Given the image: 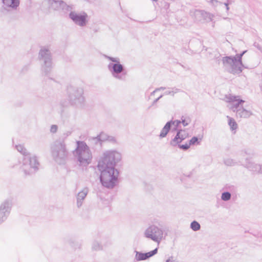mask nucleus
Masks as SVG:
<instances>
[{"label":"nucleus","mask_w":262,"mask_h":262,"mask_svg":"<svg viewBox=\"0 0 262 262\" xmlns=\"http://www.w3.org/2000/svg\"><path fill=\"white\" fill-rule=\"evenodd\" d=\"M88 141L90 146L92 148H95L98 145H101V143L100 141V139L99 138H98L97 136L89 138Z\"/></svg>","instance_id":"obj_23"},{"label":"nucleus","mask_w":262,"mask_h":262,"mask_svg":"<svg viewBox=\"0 0 262 262\" xmlns=\"http://www.w3.org/2000/svg\"><path fill=\"white\" fill-rule=\"evenodd\" d=\"M104 57L112 62H115L110 63L107 66L108 69L111 72L112 76L119 80L124 79L126 75V72L124 69V66L120 63L119 59L107 55H104Z\"/></svg>","instance_id":"obj_7"},{"label":"nucleus","mask_w":262,"mask_h":262,"mask_svg":"<svg viewBox=\"0 0 262 262\" xmlns=\"http://www.w3.org/2000/svg\"><path fill=\"white\" fill-rule=\"evenodd\" d=\"M180 129H178V127H176L174 126V127H173V128L172 129V131H177L178 130H179Z\"/></svg>","instance_id":"obj_43"},{"label":"nucleus","mask_w":262,"mask_h":262,"mask_svg":"<svg viewBox=\"0 0 262 262\" xmlns=\"http://www.w3.org/2000/svg\"><path fill=\"white\" fill-rule=\"evenodd\" d=\"M190 228L194 231H197L200 229L201 225L198 222L193 221L190 224Z\"/></svg>","instance_id":"obj_26"},{"label":"nucleus","mask_w":262,"mask_h":262,"mask_svg":"<svg viewBox=\"0 0 262 262\" xmlns=\"http://www.w3.org/2000/svg\"><path fill=\"white\" fill-rule=\"evenodd\" d=\"M165 89H166L165 87L161 86L160 88L156 89V91H160V90H164Z\"/></svg>","instance_id":"obj_42"},{"label":"nucleus","mask_w":262,"mask_h":262,"mask_svg":"<svg viewBox=\"0 0 262 262\" xmlns=\"http://www.w3.org/2000/svg\"><path fill=\"white\" fill-rule=\"evenodd\" d=\"M226 8V10H228L229 9V8L228 6H227Z\"/></svg>","instance_id":"obj_47"},{"label":"nucleus","mask_w":262,"mask_h":262,"mask_svg":"<svg viewBox=\"0 0 262 262\" xmlns=\"http://www.w3.org/2000/svg\"><path fill=\"white\" fill-rule=\"evenodd\" d=\"M165 95H172L174 96V91H166L164 93Z\"/></svg>","instance_id":"obj_39"},{"label":"nucleus","mask_w":262,"mask_h":262,"mask_svg":"<svg viewBox=\"0 0 262 262\" xmlns=\"http://www.w3.org/2000/svg\"><path fill=\"white\" fill-rule=\"evenodd\" d=\"M246 155H248V153L246 151H241L239 154V156L241 157H244Z\"/></svg>","instance_id":"obj_38"},{"label":"nucleus","mask_w":262,"mask_h":262,"mask_svg":"<svg viewBox=\"0 0 262 262\" xmlns=\"http://www.w3.org/2000/svg\"><path fill=\"white\" fill-rule=\"evenodd\" d=\"M77 147L73 155L77 161V164L82 168H86L91 163L92 154L90 147L84 141H77Z\"/></svg>","instance_id":"obj_2"},{"label":"nucleus","mask_w":262,"mask_h":262,"mask_svg":"<svg viewBox=\"0 0 262 262\" xmlns=\"http://www.w3.org/2000/svg\"><path fill=\"white\" fill-rule=\"evenodd\" d=\"M163 235V230L155 226H149L144 232V235L146 238H150L156 242H160Z\"/></svg>","instance_id":"obj_8"},{"label":"nucleus","mask_w":262,"mask_h":262,"mask_svg":"<svg viewBox=\"0 0 262 262\" xmlns=\"http://www.w3.org/2000/svg\"><path fill=\"white\" fill-rule=\"evenodd\" d=\"M51 154L53 159L59 164H64L68 159L69 152L63 140H56L51 147Z\"/></svg>","instance_id":"obj_4"},{"label":"nucleus","mask_w":262,"mask_h":262,"mask_svg":"<svg viewBox=\"0 0 262 262\" xmlns=\"http://www.w3.org/2000/svg\"><path fill=\"white\" fill-rule=\"evenodd\" d=\"M200 141H199V139L196 137H193L189 141V142L186 143L184 144H182V145L180 146V148L183 149L184 150H187L188 149L191 145H194L195 144H200Z\"/></svg>","instance_id":"obj_17"},{"label":"nucleus","mask_w":262,"mask_h":262,"mask_svg":"<svg viewBox=\"0 0 262 262\" xmlns=\"http://www.w3.org/2000/svg\"><path fill=\"white\" fill-rule=\"evenodd\" d=\"M166 262H176L175 260L173 259V256H170L169 257L168 259L166 260Z\"/></svg>","instance_id":"obj_40"},{"label":"nucleus","mask_w":262,"mask_h":262,"mask_svg":"<svg viewBox=\"0 0 262 262\" xmlns=\"http://www.w3.org/2000/svg\"><path fill=\"white\" fill-rule=\"evenodd\" d=\"M88 192V189L85 188L78 193L77 196V205L78 208L81 206L82 201L85 199Z\"/></svg>","instance_id":"obj_16"},{"label":"nucleus","mask_w":262,"mask_h":262,"mask_svg":"<svg viewBox=\"0 0 262 262\" xmlns=\"http://www.w3.org/2000/svg\"><path fill=\"white\" fill-rule=\"evenodd\" d=\"M173 123H172V125H174L176 127H178L179 125L181 123L180 120H174L172 121Z\"/></svg>","instance_id":"obj_36"},{"label":"nucleus","mask_w":262,"mask_h":262,"mask_svg":"<svg viewBox=\"0 0 262 262\" xmlns=\"http://www.w3.org/2000/svg\"><path fill=\"white\" fill-rule=\"evenodd\" d=\"M244 102L245 101L242 99L237 100V101H235V103L234 104L233 108H237L239 107V104L242 103H244Z\"/></svg>","instance_id":"obj_32"},{"label":"nucleus","mask_w":262,"mask_h":262,"mask_svg":"<svg viewBox=\"0 0 262 262\" xmlns=\"http://www.w3.org/2000/svg\"><path fill=\"white\" fill-rule=\"evenodd\" d=\"M2 8L9 12L11 10H16L19 6V0H2Z\"/></svg>","instance_id":"obj_14"},{"label":"nucleus","mask_w":262,"mask_h":262,"mask_svg":"<svg viewBox=\"0 0 262 262\" xmlns=\"http://www.w3.org/2000/svg\"><path fill=\"white\" fill-rule=\"evenodd\" d=\"M228 119V124L232 130H235L237 128V124L235 121L231 117L227 116Z\"/></svg>","instance_id":"obj_25"},{"label":"nucleus","mask_w":262,"mask_h":262,"mask_svg":"<svg viewBox=\"0 0 262 262\" xmlns=\"http://www.w3.org/2000/svg\"><path fill=\"white\" fill-rule=\"evenodd\" d=\"M172 122V120H170L167 122L164 126L162 129L161 133L159 135V137L160 138H164L166 136L168 133L169 132L170 128L171 127Z\"/></svg>","instance_id":"obj_18"},{"label":"nucleus","mask_w":262,"mask_h":262,"mask_svg":"<svg viewBox=\"0 0 262 262\" xmlns=\"http://www.w3.org/2000/svg\"><path fill=\"white\" fill-rule=\"evenodd\" d=\"M242 165L253 173H262V165L252 162L251 159L246 158L245 163Z\"/></svg>","instance_id":"obj_13"},{"label":"nucleus","mask_w":262,"mask_h":262,"mask_svg":"<svg viewBox=\"0 0 262 262\" xmlns=\"http://www.w3.org/2000/svg\"><path fill=\"white\" fill-rule=\"evenodd\" d=\"M187 137V135L184 130L182 129L178 130L176 135L170 140L169 144L172 147H178L180 148V146L182 145L181 143Z\"/></svg>","instance_id":"obj_12"},{"label":"nucleus","mask_w":262,"mask_h":262,"mask_svg":"<svg viewBox=\"0 0 262 262\" xmlns=\"http://www.w3.org/2000/svg\"><path fill=\"white\" fill-rule=\"evenodd\" d=\"M92 249L94 250H100L102 249V246L97 242H94L93 244Z\"/></svg>","instance_id":"obj_31"},{"label":"nucleus","mask_w":262,"mask_h":262,"mask_svg":"<svg viewBox=\"0 0 262 262\" xmlns=\"http://www.w3.org/2000/svg\"><path fill=\"white\" fill-rule=\"evenodd\" d=\"M57 128H58L57 125H52L51 126L50 132L52 133H56L57 130Z\"/></svg>","instance_id":"obj_33"},{"label":"nucleus","mask_w":262,"mask_h":262,"mask_svg":"<svg viewBox=\"0 0 262 262\" xmlns=\"http://www.w3.org/2000/svg\"><path fill=\"white\" fill-rule=\"evenodd\" d=\"M121 159V155L117 151L104 152L98 164V168L101 171L100 181L104 187L112 189L118 183L119 171L115 167Z\"/></svg>","instance_id":"obj_1"},{"label":"nucleus","mask_w":262,"mask_h":262,"mask_svg":"<svg viewBox=\"0 0 262 262\" xmlns=\"http://www.w3.org/2000/svg\"><path fill=\"white\" fill-rule=\"evenodd\" d=\"M224 4H225V5L226 6V7L227 6H228V2H227V3H224Z\"/></svg>","instance_id":"obj_46"},{"label":"nucleus","mask_w":262,"mask_h":262,"mask_svg":"<svg viewBox=\"0 0 262 262\" xmlns=\"http://www.w3.org/2000/svg\"><path fill=\"white\" fill-rule=\"evenodd\" d=\"M224 163L228 166H233L236 165H242V162L240 160L236 161L235 160L230 158L224 159Z\"/></svg>","instance_id":"obj_24"},{"label":"nucleus","mask_w":262,"mask_h":262,"mask_svg":"<svg viewBox=\"0 0 262 262\" xmlns=\"http://www.w3.org/2000/svg\"><path fill=\"white\" fill-rule=\"evenodd\" d=\"M158 252V248H156L154 250L146 253H142L141 252L136 251L135 258L137 261L144 260H146Z\"/></svg>","instance_id":"obj_15"},{"label":"nucleus","mask_w":262,"mask_h":262,"mask_svg":"<svg viewBox=\"0 0 262 262\" xmlns=\"http://www.w3.org/2000/svg\"><path fill=\"white\" fill-rule=\"evenodd\" d=\"M181 122L184 126H186L190 123L191 119L189 117L185 118L184 116H182Z\"/></svg>","instance_id":"obj_29"},{"label":"nucleus","mask_w":262,"mask_h":262,"mask_svg":"<svg viewBox=\"0 0 262 262\" xmlns=\"http://www.w3.org/2000/svg\"><path fill=\"white\" fill-rule=\"evenodd\" d=\"M106 141L114 143L116 142V139L114 137L108 136Z\"/></svg>","instance_id":"obj_35"},{"label":"nucleus","mask_w":262,"mask_h":262,"mask_svg":"<svg viewBox=\"0 0 262 262\" xmlns=\"http://www.w3.org/2000/svg\"><path fill=\"white\" fill-rule=\"evenodd\" d=\"M231 197V193L228 191L224 192L222 193L221 199L224 201H229Z\"/></svg>","instance_id":"obj_27"},{"label":"nucleus","mask_w":262,"mask_h":262,"mask_svg":"<svg viewBox=\"0 0 262 262\" xmlns=\"http://www.w3.org/2000/svg\"><path fill=\"white\" fill-rule=\"evenodd\" d=\"M237 59L235 57L225 56L223 57L222 62L224 66H230L233 64L234 61H236Z\"/></svg>","instance_id":"obj_22"},{"label":"nucleus","mask_w":262,"mask_h":262,"mask_svg":"<svg viewBox=\"0 0 262 262\" xmlns=\"http://www.w3.org/2000/svg\"><path fill=\"white\" fill-rule=\"evenodd\" d=\"M199 14L204 18V20L207 21H211L214 17V15L212 14L207 12L204 10L198 11Z\"/></svg>","instance_id":"obj_20"},{"label":"nucleus","mask_w":262,"mask_h":262,"mask_svg":"<svg viewBox=\"0 0 262 262\" xmlns=\"http://www.w3.org/2000/svg\"><path fill=\"white\" fill-rule=\"evenodd\" d=\"M38 58L42 62L41 67L42 74L49 76L53 68L52 58L50 51L46 48L40 49Z\"/></svg>","instance_id":"obj_6"},{"label":"nucleus","mask_w":262,"mask_h":262,"mask_svg":"<svg viewBox=\"0 0 262 262\" xmlns=\"http://www.w3.org/2000/svg\"><path fill=\"white\" fill-rule=\"evenodd\" d=\"M16 149L23 156L21 169L26 175L34 173L38 169L39 165L35 156L31 157L29 152L22 145H16Z\"/></svg>","instance_id":"obj_3"},{"label":"nucleus","mask_w":262,"mask_h":262,"mask_svg":"<svg viewBox=\"0 0 262 262\" xmlns=\"http://www.w3.org/2000/svg\"><path fill=\"white\" fill-rule=\"evenodd\" d=\"M163 95H160L158 98L156 99L152 102V105H155L158 101V100L161 99Z\"/></svg>","instance_id":"obj_37"},{"label":"nucleus","mask_w":262,"mask_h":262,"mask_svg":"<svg viewBox=\"0 0 262 262\" xmlns=\"http://www.w3.org/2000/svg\"><path fill=\"white\" fill-rule=\"evenodd\" d=\"M69 14V18L76 24L80 27H84L86 25L88 14L85 12L81 14H77L75 11H70Z\"/></svg>","instance_id":"obj_10"},{"label":"nucleus","mask_w":262,"mask_h":262,"mask_svg":"<svg viewBox=\"0 0 262 262\" xmlns=\"http://www.w3.org/2000/svg\"><path fill=\"white\" fill-rule=\"evenodd\" d=\"M84 90L80 87L70 86L68 88V96L69 103L72 105L82 106L84 103Z\"/></svg>","instance_id":"obj_5"},{"label":"nucleus","mask_w":262,"mask_h":262,"mask_svg":"<svg viewBox=\"0 0 262 262\" xmlns=\"http://www.w3.org/2000/svg\"><path fill=\"white\" fill-rule=\"evenodd\" d=\"M251 115V113L244 108L243 107L239 108L236 110V115L241 118H248Z\"/></svg>","instance_id":"obj_21"},{"label":"nucleus","mask_w":262,"mask_h":262,"mask_svg":"<svg viewBox=\"0 0 262 262\" xmlns=\"http://www.w3.org/2000/svg\"><path fill=\"white\" fill-rule=\"evenodd\" d=\"M228 101L229 102H234L235 101H237V100L236 99V97L234 96H230L228 98Z\"/></svg>","instance_id":"obj_34"},{"label":"nucleus","mask_w":262,"mask_h":262,"mask_svg":"<svg viewBox=\"0 0 262 262\" xmlns=\"http://www.w3.org/2000/svg\"><path fill=\"white\" fill-rule=\"evenodd\" d=\"M242 67H244V65L241 66L237 61H234L233 64L231 66L230 72L233 74H240L243 71Z\"/></svg>","instance_id":"obj_19"},{"label":"nucleus","mask_w":262,"mask_h":262,"mask_svg":"<svg viewBox=\"0 0 262 262\" xmlns=\"http://www.w3.org/2000/svg\"><path fill=\"white\" fill-rule=\"evenodd\" d=\"M157 92V91H156V89L151 93V95H154L155 92Z\"/></svg>","instance_id":"obj_44"},{"label":"nucleus","mask_w":262,"mask_h":262,"mask_svg":"<svg viewBox=\"0 0 262 262\" xmlns=\"http://www.w3.org/2000/svg\"><path fill=\"white\" fill-rule=\"evenodd\" d=\"M190 175L187 176L186 177L189 178Z\"/></svg>","instance_id":"obj_49"},{"label":"nucleus","mask_w":262,"mask_h":262,"mask_svg":"<svg viewBox=\"0 0 262 262\" xmlns=\"http://www.w3.org/2000/svg\"><path fill=\"white\" fill-rule=\"evenodd\" d=\"M247 50H245V51H243L242 53H241V54H237L236 55H235V57L236 58V59H237V61L240 65L241 66H243V62H242V57L244 55V54L247 52Z\"/></svg>","instance_id":"obj_28"},{"label":"nucleus","mask_w":262,"mask_h":262,"mask_svg":"<svg viewBox=\"0 0 262 262\" xmlns=\"http://www.w3.org/2000/svg\"><path fill=\"white\" fill-rule=\"evenodd\" d=\"M48 4L50 9L54 11L61 10L64 13L74 9L72 5H68L62 0H48Z\"/></svg>","instance_id":"obj_9"},{"label":"nucleus","mask_w":262,"mask_h":262,"mask_svg":"<svg viewBox=\"0 0 262 262\" xmlns=\"http://www.w3.org/2000/svg\"><path fill=\"white\" fill-rule=\"evenodd\" d=\"M213 1H216V2H217L216 0H210V2H212Z\"/></svg>","instance_id":"obj_48"},{"label":"nucleus","mask_w":262,"mask_h":262,"mask_svg":"<svg viewBox=\"0 0 262 262\" xmlns=\"http://www.w3.org/2000/svg\"><path fill=\"white\" fill-rule=\"evenodd\" d=\"M97 136L100 139V141L101 142V143H102V142L106 141L107 138H108V135L104 133L103 132L100 133Z\"/></svg>","instance_id":"obj_30"},{"label":"nucleus","mask_w":262,"mask_h":262,"mask_svg":"<svg viewBox=\"0 0 262 262\" xmlns=\"http://www.w3.org/2000/svg\"><path fill=\"white\" fill-rule=\"evenodd\" d=\"M172 91H174V94L175 93H177L179 92H180V91H181L180 89H179L176 88H172Z\"/></svg>","instance_id":"obj_41"},{"label":"nucleus","mask_w":262,"mask_h":262,"mask_svg":"<svg viewBox=\"0 0 262 262\" xmlns=\"http://www.w3.org/2000/svg\"><path fill=\"white\" fill-rule=\"evenodd\" d=\"M12 204V201L7 199L0 205V224L7 219L11 209Z\"/></svg>","instance_id":"obj_11"},{"label":"nucleus","mask_w":262,"mask_h":262,"mask_svg":"<svg viewBox=\"0 0 262 262\" xmlns=\"http://www.w3.org/2000/svg\"><path fill=\"white\" fill-rule=\"evenodd\" d=\"M71 134V133L70 132H68L67 134H66V137L68 136L69 135Z\"/></svg>","instance_id":"obj_45"}]
</instances>
